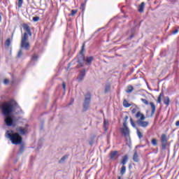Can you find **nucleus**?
Segmentation results:
<instances>
[{
	"mask_svg": "<svg viewBox=\"0 0 179 179\" xmlns=\"http://www.w3.org/2000/svg\"><path fill=\"white\" fill-rule=\"evenodd\" d=\"M118 157V151L117 150H112L109 153V159L110 160H114V159H117Z\"/></svg>",
	"mask_w": 179,
	"mask_h": 179,
	"instance_id": "obj_7",
	"label": "nucleus"
},
{
	"mask_svg": "<svg viewBox=\"0 0 179 179\" xmlns=\"http://www.w3.org/2000/svg\"><path fill=\"white\" fill-rule=\"evenodd\" d=\"M150 105L151 106L152 111H151V117L155 115V113L156 112V106L153 102H150Z\"/></svg>",
	"mask_w": 179,
	"mask_h": 179,
	"instance_id": "obj_15",
	"label": "nucleus"
},
{
	"mask_svg": "<svg viewBox=\"0 0 179 179\" xmlns=\"http://www.w3.org/2000/svg\"><path fill=\"white\" fill-rule=\"evenodd\" d=\"M125 173H127V166H125V165H123L120 169V174L121 176H124Z\"/></svg>",
	"mask_w": 179,
	"mask_h": 179,
	"instance_id": "obj_19",
	"label": "nucleus"
},
{
	"mask_svg": "<svg viewBox=\"0 0 179 179\" xmlns=\"http://www.w3.org/2000/svg\"><path fill=\"white\" fill-rule=\"evenodd\" d=\"M102 28H99V29H97L96 31H95V33H97V31H100V30H101Z\"/></svg>",
	"mask_w": 179,
	"mask_h": 179,
	"instance_id": "obj_48",
	"label": "nucleus"
},
{
	"mask_svg": "<svg viewBox=\"0 0 179 179\" xmlns=\"http://www.w3.org/2000/svg\"><path fill=\"white\" fill-rule=\"evenodd\" d=\"M85 47H86V44L83 43L81 48V50L80 51V56H79L77 58V62L78 64V66L80 67L83 66V64H85V55L83 54V51H85Z\"/></svg>",
	"mask_w": 179,
	"mask_h": 179,
	"instance_id": "obj_4",
	"label": "nucleus"
},
{
	"mask_svg": "<svg viewBox=\"0 0 179 179\" xmlns=\"http://www.w3.org/2000/svg\"><path fill=\"white\" fill-rule=\"evenodd\" d=\"M128 115H126L125 117H124V120H123V122H127V121H128Z\"/></svg>",
	"mask_w": 179,
	"mask_h": 179,
	"instance_id": "obj_43",
	"label": "nucleus"
},
{
	"mask_svg": "<svg viewBox=\"0 0 179 179\" xmlns=\"http://www.w3.org/2000/svg\"><path fill=\"white\" fill-rule=\"evenodd\" d=\"M133 160L136 163H138V162H139V158L138 157V151H136V150H134V156H133Z\"/></svg>",
	"mask_w": 179,
	"mask_h": 179,
	"instance_id": "obj_17",
	"label": "nucleus"
},
{
	"mask_svg": "<svg viewBox=\"0 0 179 179\" xmlns=\"http://www.w3.org/2000/svg\"><path fill=\"white\" fill-rule=\"evenodd\" d=\"M136 148H139V145H136Z\"/></svg>",
	"mask_w": 179,
	"mask_h": 179,
	"instance_id": "obj_52",
	"label": "nucleus"
},
{
	"mask_svg": "<svg viewBox=\"0 0 179 179\" xmlns=\"http://www.w3.org/2000/svg\"><path fill=\"white\" fill-rule=\"evenodd\" d=\"M176 127H179V120H178V121L176 122Z\"/></svg>",
	"mask_w": 179,
	"mask_h": 179,
	"instance_id": "obj_46",
	"label": "nucleus"
},
{
	"mask_svg": "<svg viewBox=\"0 0 179 179\" xmlns=\"http://www.w3.org/2000/svg\"><path fill=\"white\" fill-rule=\"evenodd\" d=\"M20 48H23L25 51L30 50V43L29 42H21Z\"/></svg>",
	"mask_w": 179,
	"mask_h": 179,
	"instance_id": "obj_8",
	"label": "nucleus"
},
{
	"mask_svg": "<svg viewBox=\"0 0 179 179\" xmlns=\"http://www.w3.org/2000/svg\"><path fill=\"white\" fill-rule=\"evenodd\" d=\"M136 124L137 125H138V127H141L142 128H146L149 125V122L137 120Z\"/></svg>",
	"mask_w": 179,
	"mask_h": 179,
	"instance_id": "obj_9",
	"label": "nucleus"
},
{
	"mask_svg": "<svg viewBox=\"0 0 179 179\" xmlns=\"http://www.w3.org/2000/svg\"><path fill=\"white\" fill-rule=\"evenodd\" d=\"M146 143H149V141H148V140H146Z\"/></svg>",
	"mask_w": 179,
	"mask_h": 179,
	"instance_id": "obj_51",
	"label": "nucleus"
},
{
	"mask_svg": "<svg viewBox=\"0 0 179 179\" xmlns=\"http://www.w3.org/2000/svg\"><path fill=\"white\" fill-rule=\"evenodd\" d=\"M111 85L110 84H106L105 85V93H108V91L110 90Z\"/></svg>",
	"mask_w": 179,
	"mask_h": 179,
	"instance_id": "obj_24",
	"label": "nucleus"
},
{
	"mask_svg": "<svg viewBox=\"0 0 179 179\" xmlns=\"http://www.w3.org/2000/svg\"><path fill=\"white\" fill-rule=\"evenodd\" d=\"M67 156L64 155V157H62L60 159V162H65V160L67 159Z\"/></svg>",
	"mask_w": 179,
	"mask_h": 179,
	"instance_id": "obj_39",
	"label": "nucleus"
},
{
	"mask_svg": "<svg viewBox=\"0 0 179 179\" xmlns=\"http://www.w3.org/2000/svg\"><path fill=\"white\" fill-rule=\"evenodd\" d=\"M22 28L24 29V31H26V33H27V34L31 37V29H30V27L29 26V24H22Z\"/></svg>",
	"mask_w": 179,
	"mask_h": 179,
	"instance_id": "obj_6",
	"label": "nucleus"
},
{
	"mask_svg": "<svg viewBox=\"0 0 179 179\" xmlns=\"http://www.w3.org/2000/svg\"><path fill=\"white\" fill-rule=\"evenodd\" d=\"M135 113H136V108L131 109V113L135 114Z\"/></svg>",
	"mask_w": 179,
	"mask_h": 179,
	"instance_id": "obj_45",
	"label": "nucleus"
},
{
	"mask_svg": "<svg viewBox=\"0 0 179 179\" xmlns=\"http://www.w3.org/2000/svg\"><path fill=\"white\" fill-rule=\"evenodd\" d=\"M27 40H29V34L24 32L21 36V43L27 42Z\"/></svg>",
	"mask_w": 179,
	"mask_h": 179,
	"instance_id": "obj_13",
	"label": "nucleus"
},
{
	"mask_svg": "<svg viewBox=\"0 0 179 179\" xmlns=\"http://www.w3.org/2000/svg\"><path fill=\"white\" fill-rule=\"evenodd\" d=\"M94 60V57L93 56H90V57H87L85 59V64L87 66H90V65H92V62H93V61Z\"/></svg>",
	"mask_w": 179,
	"mask_h": 179,
	"instance_id": "obj_11",
	"label": "nucleus"
},
{
	"mask_svg": "<svg viewBox=\"0 0 179 179\" xmlns=\"http://www.w3.org/2000/svg\"><path fill=\"white\" fill-rule=\"evenodd\" d=\"M164 104L169 106L170 104V98L169 96H165L164 98Z\"/></svg>",
	"mask_w": 179,
	"mask_h": 179,
	"instance_id": "obj_20",
	"label": "nucleus"
},
{
	"mask_svg": "<svg viewBox=\"0 0 179 179\" xmlns=\"http://www.w3.org/2000/svg\"><path fill=\"white\" fill-rule=\"evenodd\" d=\"M2 20V17L0 15V22Z\"/></svg>",
	"mask_w": 179,
	"mask_h": 179,
	"instance_id": "obj_49",
	"label": "nucleus"
},
{
	"mask_svg": "<svg viewBox=\"0 0 179 179\" xmlns=\"http://www.w3.org/2000/svg\"><path fill=\"white\" fill-rule=\"evenodd\" d=\"M62 87H63L64 90H66V85L65 84V83H63Z\"/></svg>",
	"mask_w": 179,
	"mask_h": 179,
	"instance_id": "obj_42",
	"label": "nucleus"
},
{
	"mask_svg": "<svg viewBox=\"0 0 179 179\" xmlns=\"http://www.w3.org/2000/svg\"><path fill=\"white\" fill-rule=\"evenodd\" d=\"M151 143H152V146H157V139L152 138L151 140Z\"/></svg>",
	"mask_w": 179,
	"mask_h": 179,
	"instance_id": "obj_26",
	"label": "nucleus"
},
{
	"mask_svg": "<svg viewBox=\"0 0 179 179\" xmlns=\"http://www.w3.org/2000/svg\"><path fill=\"white\" fill-rule=\"evenodd\" d=\"M3 83H4L5 85H8V83H9V80H8V79H4Z\"/></svg>",
	"mask_w": 179,
	"mask_h": 179,
	"instance_id": "obj_41",
	"label": "nucleus"
},
{
	"mask_svg": "<svg viewBox=\"0 0 179 179\" xmlns=\"http://www.w3.org/2000/svg\"><path fill=\"white\" fill-rule=\"evenodd\" d=\"M141 100L142 103H143L146 106H148L149 104V101H148V100H146L145 99H141Z\"/></svg>",
	"mask_w": 179,
	"mask_h": 179,
	"instance_id": "obj_35",
	"label": "nucleus"
},
{
	"mask_svg": "<svg viewBox=\"0 0 179 179\" xmlns=\"http://www.w3.org/2000/svg\"><path fill=\"white\" fill-rule=\"evenodd\" d=\"M91 101H92V95L90 94V92H88L85 96L84 102L83 104V113H85V111H87V110H89V107H90Z\"/></svg>",
	"mask_w": 179,
	"mask_h": 179,
	"instance_id": "obj_3",
	"label": "nucleus"
},
{
	"mask_svg": "<svg viewBox=\"0 0 179 179\" xmlns=\"http://www.w3.org/2000/svg\"><path fill=\"white\" fill-rule=\"evenodd\" d=\"M38 59V55L34 54V55H32L31 57V61H37Z\"/></svg>",
	"mask_w": 179,
	"mask_h": 179,
	"instance_id": "obj_30",
	"label": "nucleus"
},
{
	"mask_svg": "<svg viewBox=\"0 0 179 179\" xmlns=\"http://www.w3.org/2000/svg\"><path fill=\"white\" fill-rule=\"evenodd\" d=\"M129 167H131V164H129Z\"/></svg>",
	"mask_w": 179,
	"mask_h": 179,
	"instance_id": "obj_55",
	"label": "nucleus"
},
{
	"mask_svg": "<svg viewBox=\"0 0 179 179\" xmlns=\"http://www.w3.org/2000/svg\"><path fill=\"white\" fill-rule=\"evenodd\" d=\"M22 5H23V1L18 0V8H22Z\"/></svg>",
	"mask_w": 179,
	"mask_h": 179,
	"instance_id": "obj_36",
	"label": "nucleus"
},
{
	"mask_svg": "<svg viewBox=\"0 0 179 179\" xmlns=\"http://www.w3.org/2000/svg\"><path fill=\"white\" fill-rule=\"evenodd\" d=\"M120 131L123 135V136H129V128L126 127V128H120Z\"/></svg>",
	"mask_w": 179,
	"mask_h": 179,
	"instance_id": "obj_10",
	"label": "nucleus"
},
{
	"mask_svg": "<svg viewBox=\"0 0 179 179\" xmlns=\"http://www.w3.org/2000/svg\"><path fill=\"white\" fill-rule=\"evenodd\" d=\"M86 76V71L84 69L80 71V75L78 76V82H82L83 80V78Z\"/></svg>",
	"mask_w": 179,
	"mask_h": 179,
	"instance_id": "obj_12",
	"label": "nucleus"
},
{
	"mask_svg": "<svg viewBox=\"0 0 179 179\" xmlns=\"http://www.w3.org/2000/svg\"><path fill=\"white\" fill-rule=\"evenodd\" d=\"M167 135L163 134L161 136V145L162 150H166V148H167Z\"/></svg>",
	"mask_w": 179,
	"mask_h": 179,
	"instance_id": "obj_5",
	"label": "nucleus"
},
{
	"mask_svg": "<svg viewBox=\"0 0 179 179\" xmlns=\"http://www.w3.org/2000/svg\"><path fill=\"white\" fill-rule=\"evenodd\" d=\"M90 145L92 146L93 145V141H90Z\"/></svg>",
	"mask_w": 179,
	"mask_h": 179,
	"instance_id": "obj_47",
	"label": "nucleus"
},
{
	"mask_svg": "<svg viewBox=\"0 0 179 179\" xmlns=\"http://www.w3.org/2000/svg\"><path fill=\"white\" fill-rule=\"evenodd\" d=\"M33 22H38L40 20V17L38 16H35L32 19Z\"/></svg>",
	"mask_w": 179,
	"mask_h": 179,
	"instance_id": "obj_33",
	"label": "nucleus"
},
{
	"mask_svg": "<svg viewBox=\"0 0 179 179\" xmlns=\"http://www.w3.org/2000/svg\"><path fill=\"white\" fill-rule=\"evenodd\" d=\"M85 6H86V4H85L83 3H81L80 9H81L83 10H83H85Z\"/></svg>",
	"mask_w": 179,
	"mask_h": 179,
	"instance_id": "obj_38",
	"label": "nucleus"
},
{
	"mask_svg": "<svg viewBox=\"0 0 179 179\" xmlns=\"http://www.w3.org/2000/svg\"><path fill=\"white\" fill-rule=\"evenodd\" d=\"M128 160H129L128 155L123 156L122 162H121L122 166H125V164H127V163H128Z\"/></svg>",
	"mask_w": 179,
	"mask_h": 179,
	"instance_id": "obj_16",
	"label": "nucleus"
},
{
	"mask_svg": "<svg viewBox=\"0 0 179 179\" xmlns=\"http://www.w3.org/2000/svg\"><path fill=\"white\" fill-rule=\"evenodd\" d=\"M0 108L1 110V114L5 117L4 122L7 127H16V124L15 123V117L12 115V113H15L16 114H24L23 110L20 108L17 102L13 99H10L7 102L3 103L0 106Z\"/></svg>",
	"mask_w": 179,
	"mask_h": 179,
	"instance_id": "obj_1",
	"label": "nucleus"
},
{
	"mask_svg": "<svg viewBox=\"0 0 179 179\" xmlns=\"http://www.w3.org/2000/svg\"><path fill=\"white\" fill-rule=\"evenodd\" d=\"M143 9H145V2H142L139 7H138V12H140V13H142V12H143Z\"/></svg>",
	"mask_w": 179,
	"mask_h": 179,
	"instance_id": "obj_18",
	"label": "nucleus"
},
{
	"mask_svg": "<svg viewBox=\"0 0 179 179\" xmlns=\"http://www.w3.org/2000/svg\"><path fill=\"white\" fill-rule=\"evenodd\" d=\"M6 47H9L10 45V38H8L5 42Z\"/></svg>",
	"mask_w": 179,
	"mask_h": 179,
	"instance_id": "obj_29",
	"label": "nucleus"
},
{
	"mask_svg": "<svg viewBox=\"0 0 179 179\" xmlns=\"http://www.w3.org/2000/svg\"><path fill=\"white\" fill-rule=\"evenodd\" d=\"M107 125H108V121H107L106 119L103 120V128L105 131H107Z\"/></svg>",
	"mask_w": 179,
	"mask_h": 179,
	"instance_id": "obj_27",
	"label": "nucleus"
},
{
	"mask_svg": "<svg viewBox=\"0 0 179 179\" xmlns=\"http://www.w3.org/2000/svg\"><path fill=\"white\" fill-rule=\"evenodd\" d=\"M134 91V87L132 85H129L126 90V93H132Z\"/></svg>",
	"mask_w": 179,
	"mask_h": 179,
	"instance_id": "obj_22",
	"label": "nucleus"
},
{
	"mask_svg": "<svg viewBox=\"0 0 179 179\" xmlns=\"http://www.w3.org/2000/svg\"><path fill=\"white\" fill-rule=\"evenodd\" d=\"M128 124L127 122H123V127L122 128H128V126H127V124Z\"/></svg>",
	"mask_w": 179,
	"mask_h": 179,
	"instance_id": "obj_40",
	"label": "nucleus"
},
{
	"mask_svg": "<svg viewBox=\"0 0 179 179\" xmlns=\"http://www.w3.org/2000/svg\"><path fill=\"white\" fill-rule=\"evenodd\" d=\"M130 124L131 125V127H133V128H138L136 127V124H135V122H134V120H132V118H130Z\"/></svg>",
	"mask_w": 179,
	"mask_h": 179,
	"instance_id": "obj_28",
	"label": "nucleus"
},
{
	"mask_svg": "<svg viewBox=\"0 0 179 179\" xmlns=\"http://www.w3.org/2000/svg\"><path fill=\"white\" fill-rule=\"evenodd\" d=\"M12 37H13V34H12Z\"/></svg>",
	"mask_w": 179,
	"mask_h": 179,
	"instance_id": "obj_54",
	"label": "nucleus"
},
{
	"mask_svg": "<svg viewBox=\"0 0 179 179\" xmlns=\"http://www.w3.org/2000/svg\"><path fill=\"white\" fill-rule=\"evenodd\" d=\"M69 65H71V63L69 64Z\"/></svg>",
	"mask_w": 179,
	"mask_h": 179,
	"instance_id": "obj_53",
	"label": "nucleus"
},
{
	"mask_svg": "<svg viewBox=\"0 0 179 179\" xmlns=\"http://www.w3.org/2000/svg\"><path fill=\"white\" fill-rule=\"evenodd\" d=\"M140 117V119L138 120L137 121H145V118H146L145 117V115H143V113H141V112H138L136 114V118H139Z\"/></svg>",
	"mask_w": 179,
	"mask_h": 179,
	"instance_id": "obj_14",
	"label": "nucleus"
},
{
	"mask_svg": "<svg viewBox=\"0 0 179 179\" xmlns=\"http://www.w3.org/2000/svg\"><path fill=\"white\" fill-rule=\"evenodd\" d=\"M117 179H121V176H118V177H117Z\"/></svg>",
	"mask_w": 179,
	"mask_h": 179,
	"instance_id": "obj_50",
	"label": "nucleus"
},
{
	"mask_svg": "<svg viewBox=\"0 0 179 179\" xmlns=\"http://www.w3.org/2000/svg\"><path fill=\"white\" fill-rule=\"evenodd\" d=\"M131 31H132V34L130 36L129 40H132V38H134V36H135V35H134V31H135V28H134V29L131 30Z\"/></svg>",
	"mask_w": 179,
	"mask_h": 179,
	"instance_id": "obj_37",
	"label": "nucleus"
},
{
	"mask_svg": "<svg viewBox=\"0 0 179 179\" xmlns=\"http://www.w3.org/2000/svg\"><path fill=\"white\" fill-rule=\"evenodd\" d=\"M78 13V10H71V16H75Z\"/></svg>",
	"mask_w": 179,
	"mask_h": 179,
	"instance_id": "obj_32",
	"label": "nucleus"
},
{
	"mask_svg": "<svg viewBox=\"0 0 179 179\" xmlns=\"http://www.w3.org/2000/svg\"><path fill=\"white\" fill-rule=\"evenodd\" d=\"M0 34H1V30H0Z\"/></svg>",
	"mask_w": 179,
	"mask_h": 179,
	"instance_id": "obj_56",
	"label": "nucleus"
},
{
	"mask_svg": "<svg viewBox=\"0 0 179 179\" xmlns=\"http://www.w3.org/2000/svg\"><path fill=\"white\" fill-rule=\"evenodd\" d=\"M20 150L18 151V155H22L24 152V145L23 144H20Z\"/></svg>",
	"mask_w": 179,
	"mask_h": 179,
	"instance_id": "obj_21",
	"label": "nucleus"
},
{
	"mask_svg": "<svg viewBox=\"0 0 179 179\" xmlns=\"http://www.w3.org/2000/svg\"><path fill=\"white\" fill-rule=\"evenodd\" d=\"M16 133L13 131H6V138L10 139L13 145H20L23 142V138L20 135H25L29 131V124H25V127H18L15 129Z\"/></svg>",
	"mask_w": 179,
	"mask_h": 179,
	"instance_id": "obj_2",
	"label": "nucleus"
},
{
	"mask_svg": "<svg viewBox=\"0 0 179 179\" xmlns=\"http://www.w3.org/2000/svg\"><path fill=\"white\" fill-rule=\"evenodd\" d=\"M123 106L124 107H126V108H128V107H131V103H128V101H127V99H124L123 101Z\"/></svg>",
	"mask_w": 179,
	"mask_h": 179,
	"instance_id": "obj_23",
	"label": "nucleus"
},
{
	"mask_svg": "<svg viewBox=\"0 0 179 179\" xmlns=\"http://www.w3.org/2000/svg\"><path fill=\"white\" fill-rule=\"evenodd\" d=\"M162 93H161L158 96L157 103H162Z\"/></svg>",
	"mask_w": 179,
	"mask_h": 179,
	"instance_id": "obj_34",
	"label": "nucleus"
},
{
	"mask_svg": "<svg viewBox=\"0 0 179 179\" xmlns=\"http://www.w3.org/2000/svg\"><path fill=\"white\" fill-rule=\"evenodd\" d=\"M136 131H137V135L139 138V139H142V138H143V135H142V133H141V131H139V129L136 128Z\"/></svg>",
	"mask_w": 179,
	"mask_h": 179,
	"instance_id": "obj_25",
	"label": "nucleus"
},
{
	"mask_svg": "<svg viewBox=\"0 0 179 179\" xmlns=\"http://www.w3.org/2000/svg\"><path fill=\"white\" fill-rule=\"evenodd\" d=\"M22 55H23V52H22V49H20L18 51V53L17 55V58H20V57H22Z\"/></svg>",
	"mask_w": 179,
	"mask_h": 179,
	"instance_id": "obj_31",
	"label": "nucleus"
},
{
	"mask_svg": "<svg viewBox=\"0 0 179 179\" xmlns=\"http://www.w3.org/2000/svg\"><path fill=\"white\" fill-rule=\"evenodd\" d=\"M178 33V29H175L173 32L172 34H177Z\"/></svg>",
	"mask_w": 179,
	"mask_h": 179,
	"instance_id": "obj_44",
	"label": "nucleus"
}]
</instances>
